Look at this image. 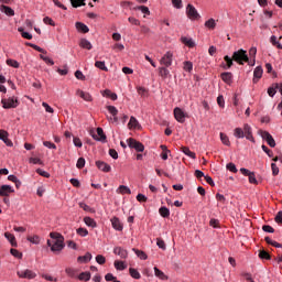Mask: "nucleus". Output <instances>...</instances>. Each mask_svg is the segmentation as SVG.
<instances>
[{
  "label": "nucleus",
  "mask_w": 282,
  "mask_h": 282,
  "mask_svg": "<svg viewBox=\"0 0 282 282\" xmlns=\"http://www.w3.org/2000/svg\"><path fill=\"white\" fill-rule=\"evenodd\" d=\"M17 274L20 279H36V274L30 269L20 270L17 272Z\"/></svg>",
  "instance_id": "7"
},
{
  "label": "nucleus",
  "mask_w": 282,
  "mask_h": 282,
  "mask_svg": "<svg viewBox=\"0 0 282 282\" xmlns=\"http://www.w3.org/2000/svg\"><path fill=\"white\" fill-rule=\"evenodd\" d=\"M77 261L78 263H89V261H91V253L87 252L85 256H79Z\"/></svg>",
  "instance_id": "25"
},
{
  "label": "nucleus",
  "mask_w": 282,
  "mask_h": 282,
  "mask_svg": "<svg viewBox=\"0 0 282 282\" xmlns=\"http://www.w3.org/2000/svg\"><path fill=\"white\" fill-rule=\"evenodd\" d=\"M84 224H86V226H89L90 228H96L97 226L96 220H94V218L91 217H85Z\"/></svg>",
  "instance_id": "36"
},
{
  "label": "nucleus",
  "mask_w": 282,
  "mask_h": 282,
  "mask_svg": "<svg viewBox=\"0 0 282 282\" xmlns=\"http://www.w3.org/2000/svg\"><path fill=\"white\" fill-rule=\"evenodd\" d=\"M160 63L164 65V67H171V65H173V54L171 52H166Z\"/></svg>",
  "instance_id": "8"
},
{
  "label": "nucleus",
  "mask_w": 282,
  "mask_h": 282,
  "mask_svg": "<svg viewBox=\"0 0 282 282\" xmlns=\"http://www.w3.org/2000/svg\"><path fill=\"white\" fill-rule=\"evenodd\" d=\"M261 76H263V68L261 66H258L253 70V83H259V79H261Z\"/></svg>",
  "instance_id": "17"
},
{
  "label": "nucleus",
  "mask_w": 282,
  "mask_h": 282,
  "mask_svg": "<svg viewBox=\"0 0 282 282\" xmlns=\"http://www.w3.org/2000/svg\"><path fill=\"white\" fill-rule=\"evenodd\" d=\"M174 118L175 120H177V122H181V124H183V122H185L186 120V113H184L181 108H175L174 109Z\"/></svg>",
  "instance_id": "9"
},
{
  "label": "nucleus",
  "mask_w": 282,
  "mask_h": 282,
  "mask_svg": "<svg viewBox=\"0 0 282 282\" xmlns=\"http://www.w3.org/2000/svg\"><path fill=\"white\" fill-rule=\"evenodd\" d=\"M249 56H250V58H252L253 64H254V59L257 58V47L253 46L249 50Z\"/></svg>",
  "instance_id": "55"
},
{
  "label": "nucleus",
  "mask_w": 282,
  "mask_h": 282,
  "mask_svg": "<svg viewBox=\"0 0 282 282\" xmlns=\"http://www.w3.org/2000/svg\"><path fill=\"white\" fill-rule=\"evenodd\" d=\"M93 138L99 142H105L107 140V135H105L102 128H97V134H93Z\"/></svg>",
  "instance_id": "14"
},
{
  "label": "nucleus",
  "mask_w": 282,
  "mask_h": 282,
  "mask_svg": "<svg viewBox=\"0 0 282 282\" xmlns=\"http://www.w3.org/2000/svg\"><path fill=\"white\" fill-rule=\"evenodd\" d=\"M80 47L84 50H91L94 46L91 45V42H89L87 39H82L79 43Z\"/></svg>",
  "instance_id": "31"
},
{
  "label": "nucleus",
  "mask_w": 282,
  "mask_h": 282,
  "mask_svg": "<svg viewBox=\"0 0 282 282\" xmlns=\"http://www.w3.org/2000/svg\"><path fill=\"white\" fill-rule=\"evenodd\" d=\"M127 142L130 149H135L139 153L144 152V144H142V142L133 138L128 139Z\"/></svg>",
  "instance_id": "5"
},
{
  "label": "nucleus",
  "mask_w": 282,
  "mask_h": 282,
  "mask_svg": "<svg viewBox=\"0 0 282 282\" xmlns=\"http://www.w3.org/2000/svg\"><path fill=\"white\" fill-rule=\"evenodd\" d=\"M1 104L3 109H17L19 107V100L14 99V97L3 98Z\"/></svg>",
  "instance_id": "3"
},
{
  "label": "nucleus",
  "mask_w": 282,
  "mask_h": 282,
  "mask_svg": "<svg viewBox=\"0 0 282 282\" xmlns=\"http://www.w3.org/2000/svg\"><path fill=\"white\" fill-rule=\"evenodd\" d=\"M130 275L132 276V279H140V272H138V270L130 268L129 269Z\"/></svg>",
  "instance_id": "53"
},
{
  "label": "nucleus",
  "mask_w": 282,
  "mask_h": 282,
  "mask_svg": "<svg viewBox=\"0 0 282 282\" xmlns=\"http://www.w3.org/2000/svg\"><path fill=\"white\" fill-rule=\"evenodd\" d=\"M77 169H85V158H79L76 164Z\"/></svg>",
  "instance_id": "60"
},
{
  "label": "nucleus",
  "mask_w": 282,
  "mask_h": 282,
  "mask_svg": "<svg viewBox=\"0 0 282 282\" xmlns=\"http://www.w3.org/2000/svg\"><path fill=\"white\" fill-rule=\"evenodd\" d=\"M170 74L171 72L166 68V66L159 68V76H161V78H169Z\"/></svg>",
  "instance_id": "34"
},
{
  "label": "nucleus",
  "mask_w": 282,
  "mask_h": 282,
  "mask_svg": "<svg viewBox=\"0 0 282 282\" xmlns=\"http://www.w3.org/2000/svg\"><path fill=\"white\" fill-rule=\"evenodd\" d=\"M111 224H112V228H115V230H118L119 232L122 231V223L120 221V218L118 217H113L111 218Z\"/></svg>",
  "instance_id": "19"
},
{
  "label": "nucleus",
  "mask_w": 282,
  "mask_h": 282,
  "mask_svg": "<svg viewBox=\"0 0 282 282\" xmlns=\"http://www.w3.org/2000/svg\"><path fill=\"white\" fill-rule=\"evenodd\" d=\"M75 26L76 30H78V32H83V34H87V32H89V26L83 22H76Z\"/></svg>",
  "instance_id": "22"
},
{
  "label": "nucleus",
  "mask_w": 282,
  "mask_h": 282,
  "mask_svg": "<svg viewBox=\"0 0 282 282\" xmlns=\"http://www.w3.org/2000/svg\"><path fill=\"white\" fill-rule=\"evenodd\" d=\"M137 91L141 98H147V96H149V90L142 86L137 87Z\"/></svg>",
  "instance_id": "37"
},
{
  "label": "nucleus",
  "mask_w": 282,
  "mask_h": 282,
  "mask_svg": "<svg viewBox=\"0 0 282 282\" xmlns=\"http://www.w3.org/2000/svg\"><path fill=\"white\" fill-rule=\"evenodd\" d=\"M77 235H79V237H87L89 235V231L83 227L77 229Z\"/></svg>",
  "instance_id": "54"
},
{
  "label": "nucleus",
  "mask_w": 282,
  "mask_h": 282,
  "mask_svg": "<svg viewBox=\"0 0 282 282\" xmlns=\"http://www.w3.org/2000/svg\"><path fill=\"white\" fill-rule=\"evenodd\" d=\"M184 69L185 72H193V63L184 62Z\"/></svg>",
  "instance_id": "62"
},
{
  "label": "nucleus",
  "mask_w": 282,
  "mask_h": 282,
  "mask_svg": "<svg viewBox=\"0 0 282 282\" xmlns=\"http://www.w3.org/2000/svg\"><path fill=\"white\" fill-rule=\"evenodd\" d=\"M50 237L53 240H47V246L51 248L52 252H61V250L65 248L63 236H61V234L51 232Z\"/></svg>",
  "instance_id": "1"
},
{
  "label": "nucleus",
  "mask_w": 282,
  "mask_h": 282,
  "mask_svg": "<svg viewBox=\"0 0 282 282\" xmlns=\"http://www.w3.org/2000/svg\"><path fill=\"white\" fill-rule=\"evenodd\" d=\"M205 28H208L209 30H215V28H217V22H215V19H209L205 22Z\"/></svg>",
  "instance_id": "42"
},
{
  "label": "nucleus",
  "mask_w": 282,
  "mask_h": 282,
  "mask_svg": "<svg viewBox=\"0 0 282 282\" xmlns=\"http://www.w3.org/2000/svg\"><path fill=\"white\" fill-rule=\"evenodd\" d=\"M96 166L97 169H99V171H102L104 173H109L111 171V165L102 161H97Z\"/></svg>",
  "instance_id": "15"
},
{
  "label": "nucleus",
  "mask_w": 282,
  "mask_h": 282,
  "mask_svg": "<svg viewBox=\"0 0 282 282\" xmlns=\"http://www.w3.org/2000/svg\"><path fill=\"white\" fill-rule=\"evenodd\" d=\"M18 32H20L22 39H26L28 41H32V34H30L29 32H25V31L23 30V28L20 26V28L18 29Z\"/></svg>",
  "instance_id": "40"
},
{
  "label": "nucleus",
  "mask_w": 282,
  "mask_h": 282,
  "mask_svg": "<svg viewBox=\"0 0 282 282\" xmlns=\"http://www.w3.org/2000/svg\"><path fill=\"white\" fill-rule=\"evenodd\" d=\"M249 183L250 184H259V181H257V176L254 175V172H251L249 175Z\"/></svg>",
  "instance_id": "57"
},
{
  "label": "nucleus",
  "mask_w": 282,
  "mask_h": 282,
  "mask_svg": "<svg viewBox=\"0 0 282 282\" xmlns=\"http://www.w3.org/2000/svg\"><path fill=\"white\" fill-rule=\"evenodd\" d=\"M4 237H6V239H8V241H10V243L13 248H17V238L14 237V235H12L10 232H4Z\"/></svg>",
  "instance_id": "28"
},
{
  "label": "nucleus",
  "mask_w": 282,
  "mask_h": 282,
  "mask_svg": "<svg viewBox=\"0 0 282 282\" xmlns=\"http://www.w3.org/2000/svg\"><path fill=\"white\" fill-rule=\"evenodd\" d=\"M77 279H78L79 281H90V279H91V273H89V272H82V273L77 276Z\"/></svg>",
  "instance_id": "39"
},
{
  "label": "nucleus",
  "mask_w": 282,
  "mask_h": 282,
  "mask_svg": "<svg viewBox=\"0 0 282 282\" xmlns=\"http://www.w3.org/2000/svg\"><path fill=\"white\" fill-rule=\"evenodd\" d=\"M181 149H182L183 153H184L185 155H187V158H192V160H195L196 154H195V152L191 151L189 148H187V147H182Z\"/></svg>",
  "instance_id": "33"
},
{
  "label": "nucleus",
  "mask_w": 282,
  "mask_h": 282,
  "mask_svg": "<svg viewBox=\"0 0 282 282\" xmlns=\"http://www.w3.org/2000/svg\"><path fill=\"white\" fill-rule=\"evenodd\" d=\"M259 257H260V259H267V260L271 259L270 253L268 251H265V250H261L259 252Z\"/></svg>",
  "instance_id": "56"
},
{
  "label": "nucleus",
  "mask_w": 282,
  "mask_h": 282,
  "mask_svg": "<svg viewBox=\"0 0 282 282\" xmlns=\"http://www.w3.org/2000/svg\"><path fill=\"white\" fill-rule=\"evenodd\" d=\"M220 78L226 83V85H232V78H234L232 73L230 72L221 73Z\"/></svg>",
  "instance_id": "16"
},
{
  "label": "nucleus",
  "mask_w": 282,
  "mask_h": 282,
  "mask_svg": "<svg viewBox=\"0 0 282 282\" xmlns=\"http://www.w3.org/2000/svg\"><path fill=\"white\" fill-rule=\"evenodd\" d=\"M260 135L262 140H265L271 149H274L276 147V141H274V138L272 137V134H270V132L261 130Z\"/></svg>",
  "instance_id": "6"
},
{
  "label": "nucleus",
  "mask_w": 282,
  "mask_h": 282,
  "mask_svg": "<svg viewBox=\"0 0 282 282\" xmlns=\"http://www.w3.org/2000/svg\"><path fill=\"white\" fill-rule=\"evenodd\" d=\"M227 171H230L231 173H237V165H235V163H228Z\"/></svg>",
  "instance_id": "59"
},
{
  "label": "nucleus",
  "mask_w": 282,
  "mask_h": 282,
  "mask_svg": "<svg viewBox=\"0 0 282 282\" xmlns=\"http://www.w3.org/2000/svg\"><path fill=\"white\" fill-rule=\"evenodd\" d=\"M242 131L245 133V138L250 140V142H254V137H252V128L248 123L243 126Z\"/></svg>",
  "instance_id": "12"
},
{
  "label": "nucleus",
  "mask_w": 282,
  "mask_h": 282,
  "mask_svg": "<svg viewBox=\"0 0 282 282\" xmlns=\"http://www.w3.org/2000/svg\"><path fill=\"white\" fill-rule=\"evenodd\" d=\"M95 67H97L98 69H101L102 72H107V66L105 65V62H100V61H97L95 63Z\"/></svg>",
  "instance_id": "50"
},
{
  "label": "nucleus",
  "mask_w": 282,
  "mask_h": 282,
  "mask_svg": "<svg viewBox=\"0 0 282 282\" xmlns=\"http://www.w3.org/2000/svg\"><path fill=\"white\" fill-rule=\"evenodd\" d=\"M113 254H118L120 259H127V257H129V251L122 247H115Z\"/></svg>",
  "instance_id": "10"
},
{
  "label": "nucleus",
  "mask_w": 282,
  "mask_h": 282,
  "mask_svg": "<svg viewBox=\"0 0 282 282\" xmlns=\"http://www.w3.org/2000/svg\"><path fill=\"white\" fill-rule=\"evenodd\" d=\"M65 272H66L67 276H70V279H76V276H78V269L66 268Z\"/></svg>",
  "instance_id": "26"
},
{
  "label": "nucleus",
  "mask_w": 282,
  "mask_h": 282,
  "mask_svg": "<svg viewBox=\"0 0 282 282\" xmlns=\"http://www.w3.org/2000/svg\"><path fill=\"white\" fill-rule=\"evenodd\" d=\"M133 252H135L137 257H139V259H142V261H147V259H149V257L145 254L144 251L140 250V249H132Z\"/></svg>",
  "instance_id": "38"
},
{
  "label": "nucleus",
  "mask_w": 282,
  "mask_h": 282,
  "mask_svg": "<svg viewBox=\"0 0 282 282\" xmlns=\"http://www.w3.org/2000/svg\"><path fill=\"white\" fill-rule=\"evenodd\" d=\"M186 14L191 21H198V19H202V15H199V12H197V9H195L193 4H187Z\"/></svg>",
  "instance_id": "4"
},
{
  "label": "nucleus",
  "mask_w": 282,
  "mask_h": 282,
  "mask_svg": "<svg viewBox=\"0 0 282 282\" xmlns=\"http://www.w3.org/2000/svg\"><path fill=\"white\" fill-rule=\"evenodd\" d=\"M10 252L17 259H21V257H23V253L19 252V250H17V249H11Z\"/></svg>",
  "instance_id": "61"
},
{
  "label": "nucleus",
  "mask_w": 282,
  "mask_h": 282,
  "mask_svg": "<svg viewBox=\"0 0 282 282\" xmlns=\"http://www.w3.org/2000/svg\"><path fill=\"white\" fill-rule=\"evenodd\" d=\"M156 245L159 248H161V250H166V243L164 242V240L158 238L156 239Z\"/></svg>",
  "instance_id": "58"
},
{
  "label": "nucleus",
  "mask_w": 282,
  "mask_h": 282,
  "mask_svg": "<svg viewBox=\"0 0 282 282\" xmlns=\"http://www.w3.org/2000/svg\"><path fill=\"white\" fill-rule=\"evenodd\" d=\"M234 135H235V138H238V139L246 138L243 129H241V128H236L234 130Z\"/></svg>",
  "instance_id": "44"
},
{
  "label": "nucleus",
  "mask_w": 282,
  "mask_h": 282,
  "mask_svg": "<svg viewBox=\"0 0 282 282\" xmlns=\"http://www.w3.org/2000/svg\"><path fill=\"white\" fill-rule=\"evenodd\" d=\"M117 193L119 195H131V188L127 187V185H120L117 188Z\"/></svg>",
  "instance_id": "24"
},
{
  "label": "nucleus",
  "mask_w": 282,
  "mask_h": 282,
  "mask_svg": "<svg viewBox=\"0 0 282 282\" xmlns=\"http://www.w3.org/2000/svg\"><path fill=\"white\" fill-rule=\"evenodd\" d=\"M209 226H212V228H219V220L212 218L209 221Z\"/></svg>",
  "instance_id": "63"
},
{
  "label": "nucleus",
  "mask_w": 282,
  "mask_h": 282,
  "mask_svg": "<svg viewBox=\"0 0 282 282\" xmlns=\"http://www.w3.org/2000/svg\"><path fill=\"white\" fill-rule=\"evenodd\" d=\"M104 96H106L107 98H110L111 100H118V95L116 93H111V90L106 89L104 91Z\"/></svg>",
  "instance_id": "41"
},
{
  "label": "nucleus",
  "mask_w": 282,
  "mask_h": 282,
  "mask_svg": "<svg viewBox=\"0 0 282 282\" xmlns=\"http://www.w3.org/2000/svg\"><path fill=\"white\" fill-rule=\"evenodd\" d=\"M77 96L83 98V100H86V102H91V95L89 93H85L80 89L77 90Z\"/></svg>",
  "instance_id": "23"
},
{
  "label": "nucleus",
  "mask_w": 282,
  "mask_h": 282,
  "mask_svg": "<svg viewBox=\"0 0 282 282\" xmlns=\"http://www.w3.org/2000/svg\"><path fill=\"white\" fill-rule=\"evenodd\" d=\"M232 59L235 61V63H238V65H243V63H250V57H248V52L242 48L234 52Z\"/></svg>",
  "instance_id": "2"
},
{
  "label": "nucleus",
  "mask_w": 282,
  "mask_h": 282,
  "mask_svg": "<svg viewBox=\"0 0 282 282\" xmlns=\"http://www.w3.org/2000/svg\"><path fill=\"white\" fill-rule=\"evenodd\" d=\"M78 206H79V208H82L86 213H94V209L91 207H89V205H87L83 202L78 203Z\"/></svg>",
  "instance_id": "48"
},
{
  "label": "nucleus",
  "mask_w": 282,
  "mask_h": 282,
  "mask_svg": "<svg viewBox=\"0 0 282 282\" xmlns=\"http://www.w3.org/2000/svg\"><path fill=\"white\" fill-rule=\"evenodd\" d=\"M138 127H140L138 119H135V117H131L128 123V129H138Z\"/></svg>",
  "instance_id": "32"
},
{
  "label": "nucleus",
  "mask_w": 282,
  "mask_h": 282,
  "mask_svg": "<svg viewBox=\"0 0 282 282\" xmlns=\"http://www.w3.org/2000/svg\"><path fill=\"white\" fill-rule=\"evenodd\" d=\"M181 41L187 47H195V42L193 41V39H188L186 36H183V37H181Z\"/></svg>",
  "instance_id": "30"
},
{
  "label": "nucleus",
  "mask_w": 282,
  "mask_h": 282,
  "mask_svg": "<svg viewBox=\"0 0 282 282\" xmlns=\"http://www.w3.org/2000/svg\"><path fill=\"white\" fill-rule=\"evenodd\" d=\"M10 134L6 130H0V140L7 144V147H13L12 140H10L8 137Z\"/></svg>",
  "instance_id": "11"
},
{
  "label": "nucleus",
  "mask_w": 282,
  "mask_h": 282,
  "mask_svg": "<svg viewBox=\"0 0 282 282\" xmlns=\"http://www.w3.org/2000/svg\"><path fill=\"white\" fill-rule=\"evenodd\" d=\"M115 268H116V270H120V271L127 270V264H124L123 261L116 260L115 261Z\"/></svg>",
  "instance_id": "43"
},
{
  "label": "nucleus",
  "mask_w": 282,
  "mask_h": 282,
  "mask_svg": "<svg viewBox=\"0 0 282 282\" xmlns=\"http://www.w3.org/2000/svg\"><path fill=\"white\" fill-rule=\"evenodd\" d=\"M25 45H26L28 47H32L33 50H35L36 52H40L41 54H47V51L43 50L41 46H39V45H36V44L26 42Z\"/></svg>",
  "instance_id": "29"
},
{
  "label": "nucleus",
  "mask_w": 282,
  "mask_h": 282,
  "mask_svg": "<svg viewBox=\"0 0 282 282\" xmlns=\"http://www.w3.org/2000/svg\"><path fill=\"white\" fill-rule=\"evenodd\" d=\"M224 61L226 64H221L223 69H230V67H232V65H235V63H234L235 59L228 55H226L224 57Z\"/></svg>",
  "instance_id": "20"
},
{
  "label": "nucleus",
  "mask_w": 282,
  "mask_h": 282,
  "mask_svg": "<svg viewBox=\"0 0 282 282\" xmlns=\"http://www.w3.org/2000/svg\"><path fill=\"white\" fill-rule=\"evenodd\" d=\"M154 274L158 276V279H161L162 281H167L169 276L162 272V270L158 269V267H154Z\"/></svg>",
  "instance_id": "27"
},
{
  "label": "nucleus",
  "mask_w": 282,
  "mask_h": 282,
  "mask_svg": "<svg viewBox=\"0 0 282 282\" xmlns=\"http://www.w3.org/2000/svg\"><path fill=\"white\" fill-rule=\"evenodd\" d=\"M14 189L10 185H2L0 186V197H8L10 193H13Z\"/></svg>",
  "instance_id": "13"
},
{
  "label": "nucleus",
  "mask_w": 282,
  "mask_h": 282,
  "mask_svg": "<svg viewBox=\"0 0 282 282\" xmlns=\"http://www.w3.org/2000/svg\"><path fill=\"white\" fill-rule=\"evenodd\" d=\"M28 241L34 243L35 246H39V243H41V238L39 236H29Z\"/></svg>",
  "instance_id": "47"
},
{
  "label": "nucleus",
  "mask_w": 282,
  "mask_h": 282,
  "mask_svg": "<svg viewBox=\"0 0 282 282\" xmlns=\"http://www.w3.org/2000/svg\"><path fill=\"white\" fill-rule=\"evenodd\" d=\"M220 140L223 142V144H225V147H230V139L228 138V135L224 132H220Z\"/></svg>",
  "instance_id": "45"
},
{
  "label": "nucleus",
  "mask_w": 282,
  "mask_h": 282,
  "mask_svg": "<svg viewBox=\"0 0 282 282\" xmlns=\"http://www.w3.org/2000/svg\"><path fill=\"white\" fill-rule=\"evenodd\" d=\"M96 261L99 263V265H105L107 263V258L102 254L96 256Z\"/></svg>",
  "instance_id": "51"
},
{
  "label": "nucleus",
  "mask_w": 282,
  "mask_h": 282,
  "mask_svg": "<svg viewBox=\"0 0 282 282\" xmlns=\"http://www.w3.org/2000/svg\"><path fill=\"white\" fill-rule=\"evenodd\" d=\"M106 109H108L109 113L112 116L110 120H112V122H118V108H116V106H107Z\"/></svg>",
  "instance_id": "18"
},
{
  "label": "nucleus",
  "mask_w": 282,
  "mask_h": 282,
  "mask_svg": "<svg viewBox=\"0 0 282 282\" xmlns=\"http://www.w3.org/2000/svg\"><path fill=\"white\" fill-rule=\"evenodd\" d=\"M270 41H271L272 45L278 47V50H282V44L276 41V36L275 35H272Z\"/></svg>",
  "instance_id": "52"
},
{
  "label": "nucleus",
  "mask_w": 282,
  "mask_h": 282,
  "mask_svg": "<svg viewBox=\"0 0 282 282\" xmlns=\"http://www.w3.org/2000/svg\"><path fill=\"white\" fill-rule=\"evenodd\" d=\"M0 12H3L7 17H14V9L4 4L0 6Z\"/></svg>",
  "instance_id": "21"
},
{
  "label": "nucleus",
  "mask_w": 282,
  "mask_h": 282,
  "mask_svg": "<svg viewBox=\"0 0 282 282\" xmlns=\"http://www.w3.org/2000/svg\"><path fill=\"white\" fill-rule=\"evenodd\" d=\"M276 224H282V212H279L275 216Z\"/></svg>",
  "instance_id": "64"
},
{
  "label": "nucleus",
  "mask_w": 282,
  "mask_h": 282,
  "mask_svg": "<svg viewBox=\"0 0 282 282\" xmlns=\"http://www.w3.org/2000/svg\"><path fill=\"white\" fill-rule=\"evenodd\" d=\"M7 65H9V67H14V69H19L20 67L19 62L12 58L7 59Z\"/></svg>",
  "instance_id": "46"
},
{
  "label": "nucleus",
  "mask_w": 282,
  "mask_h": 282,
  "mask_svg": "<svg viewBox=\"0 0 282 282\" xmlns=\"http://www.w3.org/2000/svg\"><path fill=\"white\" fill-rule=\"evenodd\" d=\"M73 8H80V6H85V0H70Z\"/></svg>",
  "instance_id": "49"
},
{
  "label": "nucleus",
  "mask_w": 282,
  "mask_h": 282,
  "mask_svg": "<svg viewBox=\"0 0 282 282\" xmlns=\"http://www.w3.org/2000/svg\"><path fill=\"white\" fill-rule=\"evenodd\" d=\"M159 213H160L161 217H164L165 219L171 217V210L166 207H161L159 209Z\"/></svg>",
  "instance_id": "35"
}]
</instances>
